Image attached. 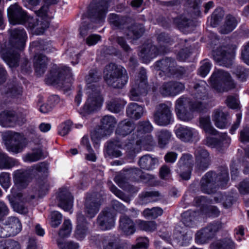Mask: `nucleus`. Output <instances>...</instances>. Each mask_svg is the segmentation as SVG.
Returning <instances> with one entry per match:
<instances>
[{"label":"nucleus","instance_id":"60","mask_svg":"<svg viewBox=\"0 0 249 249\" xmlns=\"http://www.w3.org/2000/svg\"><path fill=\"white\" fill-rule=\"evenodd\" d=\"M211 68L210 62L207 60H203L198 70L199 75L202 77H205L209 72Z\"/></svg>","mask_w":249,"mask_h":249},{"label":"nucleus","instance_id":"53","mask_svg":"<svg viewBox=\"0 0 249 249\" xmlns=\"http://www.w3.org/2000/svg\"><path fill=\"white\" fill-rule=\"evenodd\" d=\"M163 213V210L160 207H153L152 209H145L142 212V215L146 219H154Z\"/></svg>","mask_w":249,"mask_h":249},{"label":"nucleus","instance_id":"20","mask_svg":"<svg viewBox=\"0 0 249 249\" xmlns=\"http://www.w3.org/2000/svg\"><path fill=\"white\" fill-rule=\"evenodd\" d=\"M157 65L160 70L168 76L175 75L181 78L186 73V70L182 67L177 66L175 59L171 58H165L157 62Z\"/></svg>","mask_w":249,"mask_h":249},{"label":"nucleus","instance_id":"56","mask_svg":"<svg viewBox=\"0 0 249 249\" xmlns=\"http://www.w3.org/2000/svg\"><path fill=\"white\" fill-rule=\"evenodd\" d=\"M196 213L191 210L186 211L182 213V222L187 227H192L195 218Z\"/></svg>","mask_w":249,"mask_h":249},{"label":"nucleus","instance_id":"4","mask_svg":"<svg viewBox=\"0 0 249 249\" xmlns=\"http://www.w3.org/2000/svg\"><path fill=\"white\" fill-rule=\"evenodd\" d=\"M49 42L41 39L31 42L29 51L35 53L34 66L36 75L41 76L45 72L48 65V58L43 53L51 51Z\"/></svg>","mask_w":249,"mask_h":249},{"label":"nucleus","instance_id":"35","mask_svg":"<svg viewBox=\"0 0 249 249\" xmlns=\"http://www.w3.org/2000/svg\"><path fill=\"white\" fill-rule=\"evenodd\" d=\"M119 227L121 231L126 235L133 234L136 231V226L134 221L125 215L120 218Z\"/></svg>","mask_w":249,"mask_h":249},{"label":"nucleus","instance_id":"49","mask_svg":"<svg viewBox=\"0 0 249 249\" xmlns=\"http://www.w3.org/2000/svg\"><path fill=\"white\" fill-rule=\"evenodd\" d=\"M73 80L71 69L68 67H63V92L70 90Z\"/></svg>","mask_w":249,"mask_h":249},{"label":"nucleus","instance_id":"18","mask_svg":"<svg viewBox=\"0 0 249 249\" xmlns=\"http://www.w3.org/2000/svg\"><path fill=\"white\" fill-rule=\"evenodd\" d=\"M146 70L141 69L138 78L132 82L129 97L131 100L140 101L141 96L147 94V85Z\"/></svg>","mask_w":249,"mask_h":249},{"label":"nucleus","instance_id":"11","mask_svg":"<svg viewBox=\"0 0 249 249\" xmlns=\"http://www.w3.org/2000/svg\"><path fill=\"white\" fill-rule=\"evenodd\" d=\"M212 87L219 92L228 91L235 88L230 74L223 70H215L209 79Z\"/></svg>","mask_w":249,"mask_h":249},{"label":"nucleus","instance_id":"52","mask_svg":"<svg viewBox=\"0 0 249 249\" xmlns=\"http://www.w3.org/2000/svg\"><path fill=\"white\" fill-rule=\"evenodd\" d=\"M156 136L158 138L160 146L163 147L168 143L171 133L167 130H160L156 132Z\"/></svg>","mask_w":249,"mask_h":249},{"label":"nucleus","instance_id":"21","mask_svg":"<svg viewBox=\"0 0 249 249\" xmlns=\"http://www.w3.org/2000/svg\"><path fill=\"white\" fill-rule=\"evenodd\" d=\"M219 222L210 223L206 227L198 231L195 234V241L198 244H204L213 238L221 228Z\"/></svg>","mask_w":249,"mask_h":249},{"label":"nucleus","instance_id":"36","mask_svg":"<svg viewBox=\"0 0 249 249\" xmlns=\"http://www.w3.org/2000/svg\"><path fill=\"white\" fill-rule=\"evenodd\" d=\"M77 225L74 232L75 237L78 240L83 239L88 233V223L84 215L80 213L77 216Z\"/></svg>","mask_w":249,"mask_h":249},{"label":"nucleus","instance_id":"62","mask_svg":"<svg viewBox=\"0 0 249 249\" xmlns=\"http://www.w3.org/2000/svg\"><path fill=\"white\" fill-rule=\"evenodd\" d=\"M62 215L57 211L53 212L51 213V226L56 228L58 227L61 221Z\"/></svg>","mask_w":249,"mask_h":249},{"label":"nucleus","instance_id":"1","mask_svg":"<svg viewBox=\"0 0 249 249\" xmlns=\"http://www.w3.org/2000/svg\"><path fill=\"white\" fill-rule=\"evenodd\" d=\"M9 43L12 47L1 51V56L7 65L11 68H17L20 63V71L23 74H29L32 71L31 63L27 58L21 54L27 40V35L23 28L11 29L9 31Z\"/></svg>","mask_w":249,"mask_h":249},{"label":"nucleus","instance_id":"19","mask_svg":"<svg viewBox=\"0 0 249 249\" xmlns=\"http://www.w3.org/2000/svg\"><path fill=\"white\" fill-rule=\"evenodd\" d=\"M172 105L161 103L156 107L153 118L154 122L160 126H166L174 121L171 111Z\"/></svg>","mask_w":249,"mask_h":249},{"label":"nucleus","instance_id":"9","mask_svg":"<svg viewBox=\"0 0 249 249\" xmlns=\"http://www.w3.org/2000/svg\"><path fill=\"white\" fill-rule=\"evenodd\" d=\"M104 73V79L107 83L114 88H122L128 80L126 70L113 63L106 66Z\"/></svg>","mask_w":249,"mask_h":249},{"label":"nucleus","instance_id":"39","mask_svg":"<svg viewBox=\"0 0 249 249\" xmlns=\"http://www.w3.org/2000/svg\"><path fill=\"white\" fill-rule=\"evenodd\" d=\"M100 240L103 249H124L119 245L118 238L114 234L103 235Z\"/></svg>","mask_w":249,"mask_h":249},{"label":"nucleus","instance_id":"16","mask_svg":"<svg viewBox=\"0 0 249 249\" xmlns=\"http://www.w3.org/2000/svg\"><path fill=\"white\" fill-rule=\"evenodd\" d=\"M34 173L40 175L42 178L38 179L35 189V193L39 198L44 197L48 192L50 186L46 177L47 176L48 165L44 162H41L32 167Z\"/></svg>","mask_w":249,"mask_h":249},{"label":"nucleus","instance_id":"33","mask_svg":"<svg viewBox=\"0 0 249 249\" xmlns=\"http://www.w3.org/2000/svg\"><path fill=\"white\" fill-rule=\"evenodd\" d=\"M228 113L224 112L221 107L214 110L212 120L217 128L224 129L228 125Z\"/></svg>","mask_w":249,"mask_h":249},{"label":"nucleus","instance_id":"32","mask_svg":"<svg viewBox=\"0 0 249 249\" xmlns=\"http://www.w3.org/2000/svg\"><path fill=\"white\" fill-rule=\"evenodd\" d=\"M13 179L18 188L24 189L28 186L31 179L30 171L23 169L17 170L13 173Z\"/></svg>","mask_w":249,"mask_h":249},{"label":"nucleus","instance_id":"30","mask_svg":"<svg viewBox=\"0 0 249 249\" xmlns=\"http://www.w3.org/2000/svg\"><path fill=\"white\" fill-rule=\"evenodd\" d=\"M196 168L198 170H205L210 164L208 152L202 147H198L195 152Z\"/></svg>","mask_w":249,"mask_h":249},{"label":"nucleus","instance_id":"55","mask_svg":"<svg viewBox=\"0 0 249 249\" xmlns=\"http://www.w3.org/2000/svg\"><path fill=\"white\" fill-rule=\"evenodd\" d=\"M107 108L114 113L119 112L121 108V101L118 99H112L106 102Z\"/></svg>","mask_w":249,"mask_h":249},{"label":"nucleus","instance_id":"29","mask_svg":"<svg viewBox=\"0 0 249 249\" xmlns=\"http://www.w3.org/2000/svg\"><path fill=\"white\" fill-rule=\"evenodd\" d=\"M97 224L99 228L103 231L112 229L115 225V217L109 210L102 211L97 219Z\"/></svg>","mask_w":249,"mask_h":249},{"label":"nucleus","instance_id":"31","mask_svg":"<svg viewBox=\"0 0 249 249\" xmlns=\"http://www.w3.org/2000/svg\"><path fill=\"white\" fill-rule=\"evenodd\" d=\"M231 139L227 134H222L219 138H214L211 136H207L204 140V143L211 148H215L218 150L221 149L222 147L225 145L227 146L230 142Z\"/></svg>","mask_w":249,"mask_h":249},{"label":"nucleus","instance_id":"45","mask_svg":"<svg viewBox=\"0 0 249 249\" xmlns=\"http://www.w3.org/2000/svg\"><path fill=\"white\" fill-rule=\"evenodd\" d=\"M18 161L17 160L9 157L0 150V169H10L18 165Z\"/></svg>","mask_w":249,"mask_h":249},{"label":"nucleus","instance_id":"2","mask_svg":"<svg viewBox=\"0 0 249 249\" xmlns=\"http://www.w3.org/2000/svg\"><path fill=\"white\" fill-rule=\"evenodd\" d=\"M153 129V126L149 121L139 122L137 126V138L140 137L141 139L137 140L135 143L134 140H132L130 142L125 144L118 141H111L106 146V154L111 158H118L122 155L121 151L118 149L126 148L128 153L135 154L136 145L140 144L152 145L153 140L151 136L147 135L146 137L143 138V134L151 132Z\"/></svg>","mask_w":249,"mask_h":249},{"label":"nucleus","instance_id":"40","mask_svg":"<svg viewBox=\"0 0 249 249\" xmlns=\"http://www.w3.org/2000/svg\"><path fill=\"white\" fill-rule=\"evenodd\" d=\"M46 157L42 148L41 147H36L32 148L31 152L26 154L23 157V160L24 162L31 163L44 159Z\"/></svg>","mask_w":249,"mask_h":249},{"label":"nucleus","instance_id":"17","mask_svg":"<svg viewBox=\"0 0 249 249\" xmlns=\"http://www.w3.org/2000/svg\"><path fill=\"white\" fill-rule=\"evenodd\" d=\"M111 0H93L89 6V14L91 20L99 23L105 19Z\"/></svg>","mask_w":249,"mask_h":249},{"label":"nucleus","instance_id":"48","mask_svg":"<svg viewBox=\"0 0 249 249\" xmlns=\"http://www.w3.org/2000/svg\"><path fill=\"white\" fill-rule=\"evenodd\" d=\"M200 126L207 134L216 136L218 134V131L212 126L209 116L200 118Z\"/></svg>","mask_w":249,"mask_h":249},{"label":"nucleus","instance_id":"6","mask_svg":"<svg viewBox=\"0 0 249 249\" xmlns=\"http://www.w3.org/2000/svg\"><path fill=\"white\" fill-rule=\"evenodd\" d=\"M128 20L126 17L115 14H111L108 17L110 24L116 29L122 30L123 33L125 35L127 39L135 40L140 38L144 32L143 26L136 24L129 27L127 24Z\"/></svg>","mask_w":249,"mask_h":249},{"label":"nucleus","instance_id":"24","mask_svg":"<svg viewBox=\"0 0 249 249\" xmlns=\"http://www.w3.org/2000/svg\"><path fill=\"white\" fill-rule=\"evenodd\" d=\"M193 162V157L191 154L184 153L182 155L178 162L176 171L182 179H190Z\"/></svg>","mask_w":249,"mask_h":249},{"label":"nucleus","instance_id":"59","mask_svg":"<svg viewBox=\"0 0 249 249\" xmlns=\"http://www.w3.org/2000/svg\"><path fill=\"white\" fill-rule=\"evenodd\" d=\"M11 178L10 174L7 172H2L0 174V185L5 190H7L10 186Z\"/></svg>","mask_w":249,"mask_h":249},{"label":"nucleus","instance_id":"3","mask_svg":"<svg viewBox=\"0 0 249 249\" xmlns=\"http://www.w3.org/2000/svg\"><path fill=\"white\" fill-rule=\"evenodd\" d=\"M7 16L11 24L24 25L28 30L33 31L34 35H36V29L40 27L39 18H38L35 19L33 17L29 16L17 3L11 5L7 9Z\"/></svg>","mask_w":249,"mask_h":249},{"label":"nucleus","instance_id":"23","mask_svg":"<svg viewBox=\"0 0 249 249\" xmlns=\"http://www.w3.org/2000/svg\"><path fill=\"white\" fill-rule=\"evenodd\" d=\"M86 91L88 98L83 107L84 111L90 113L100 108L104 101L100 90H92L89 88L86 89Z\"/></svg>","mask_w":249,"mask_h":249},{"label":"nucleus","instance_id":"26","mask_svg":"<svg viewBox=\"0 0 249 249\" xmlns=\"http://www.w3.org/2000/svg\"><path fill=\"white\" fill-rule=\"evenodd\" d=\"M185 89V86L181 82L171 81L164 82L160 87L159 93L163 97L175 96Z\"/></svg>","mask_w":249,"mask_h":249},{"label":"nucleus","instance_id":"37","mask_svg":"<svg viewBox=\"0 0 249 249\" xmlns=\"http://www.w3.org/2000/svg\"><path fill=\"white\" fill-rule=\"evenodd\" d=\"M6 231L10 236L18 234L22 230V225L18 218L16 217H9L4 225Z\"/></svg>","mask_w":249,"mask_h":249},{"label":"nucleus","instance_id":"63","mask_svg":"<svg viewBox=\"0 0 249 249\" xmlns=\"http://www.w3.org/2000/svg\"><path fill=\"white\" fill-rule=\"evenodd\" d=\"M174 23L178 27V28L181 29L188 27L190 21L186 18L180 17L179 18H175L174 19Z\"/></svg>","mask_w":249,"mask_h":249},{"label":"nucleus","instance_id":"15","mask_svg":"<svg viewBox=\"0 0 249 249\" xmlns=\"http://www.w3.org/2000/svg\"><path fill=\"white\" fill-rule=\"evenodd\" d=\"M27 111L22 108L16 110H5L0 113V125L4 127H14L25 121Z\"/></svg>","mask_w":249,"mask_h":249},{"label":"nucleus","instance_id":"13","mask_svg":"<svg viewBox=\"0 0 249 249\" xmlns=\"http://www.w3.org/2000/svg\"><path fill=\"white\" fill-rule=\"evenodd\" d=\"M3 140L7 150L14 154L21 152L27 145V139L23 135L12 131L5 132Z\"/></svg>","mask_w":249,"mask_h":249},{"label":"nucleus","instance_id":"42","mask_svg":"<svg viewBox=\"0 0 249 249\" xmlns=\"http://www.w3.org/2000/svg\"><path fill=\"white\" fill-rule=\"evenodd\" d=\"M135 128L133 123L130 121L124 120L120 122L116 130V134L117 136L125 137Z\"/></svg>","mask_w":249,"mask_h":249},{"label":"nucleus","instance_id":"10","mask_svg":"<svg viewBox=\"0 0 249 249\" xmlns=\"http://www.w3.org/2000/svg\"><path fill=\"white\" fill-rule=\"evenodd\" d=\"M203 109V103L199 102L195 105L192 100L185 96H182L176 102L175 111L178 118L184 122H188L193 118L192 111H200Z\"/></svg>","mask_w":249,"mask_h":249},{"label":"nucleus","instance_id":"7","mask_svg":"<svg viewBox=\"0 0 249 249\" xmlns=\"http://www.w3.org/2000/svg\"><path fill=\"white\" fill-rule=\"evenodd\" d=\"M228 181L227 169H224L220 175L212 171L208 172L201 178L200 189L204 193L211 194L216 191L218 186L224 187Z\"/></svg>","mask_w":249,"mask_h":249},{"label":"nucleus","instance_id":"27","mask_svg":"<svg viewBox=\"0 0 249 249\" xmlns=\"http://www.w3.org/2000/svg\"><path fill=\"white\" fill-rule=\"evenodd\" d=\"M207 83L204 81H199L194 86L192 91L194 101H192L195 105H199V102L203 103V109L205 107L206 102L208 99L207 91Z\"/></svg>","mask_w":249,"mask_h":249},{"label":"nucleus","instance_id":"5","mask_svg":"<svg viewBox=\"0 0 249 249\" xmlns=\"http://www.w3.org/2000/svg\"><path fill=\"white\" fill-rule=\"evenodd\" d=\"M157 40L159 48L152 43L143 45L139 55L144 63H148L150 60L158 55L162 54L168 51L167 47L172 44L173 39L167 34L162 33L158 35Z\"/></svg>","mask_w":249,"mask_h":249},{"label":"nucleus","instance_id":"14","mask_svg":"<svg viewBox=\"0 0 249 249\" xmlns=\"http://www.w3.org/2000/svg\"><path fill=\"white\" fill-rule=\"evenodd\" d=\"M44 4L40 8L36 11V14L40 20V27L37 28L35 34L36 35H43L45 30L49 28L50 22L49 19L53 17L50 7L56 4L59 0H42Z\"/></svg>","mask_w":249,"mask_h":249},{"label":"nucleus","instance_id":"43","mask_svg":"<svg viewBox=\"0 0 249 249\" xmlns=\"http://www.w3.org/2000/svg\"><path fill=\"white\" fill-rule=\"evenodd\" d=\"M161 197V196L158 191H149L143 192L139 195L140 203L142 205L146 204L148 203L157 201Z\"/></svg>","mask_w":249,"mask_h":249},{"label":"nucleus","instance_id":"47","mask_svg":"<svg viewBox=\"0 0 249 249\" xmlns=\"http://www.w3.org/2000/svg\"><path fill=\"white\" fill-rule=\"evenodd\" d=\"M158 163V160L153 158L149 155H145L142 157L139 161V164L142 169L150 170L155 168Z\"/></svg>","mask_w":249,"mask_h":249},{"label":"nucleus","instance_id":"57","mask_svg":"<svg viewBox=\"0 0 249 249\" xmlns=\"http://www.w3.org/2000/svg\"><path fill=\"white\" fill-rule=\"evenodd\" d=\"M237 78L241 81H245L249 77V70L241 66H237L233 71Z\"/></svg>","mask_w":249,"mask_h":249},{"label":"nucleus","instance_id":"38","mask_svg":"<svg viewBox=\"0 0 249 249\" xmlns=\"http://www.w3.org/2000/svg\"><path fill=\"white\" fill-rule=\"evenodd\" d=\"M101 78V73L96 69L91 70L88 75L86 77L87 83L86 89H91L92 90H100V87L97 83Z\"/></svg>","mask_w":249,"mask_h":249},{"label":"nucleus","instance_id":"12","mask_svg":"<svg viewBox=\"0 0 249 249\" xmlns=\"http://www.w3.org/2000/svg\"><path fill=\"white\" fill-rule=\"evenodd\" d=\"M211 47L213 59L219 65L229 67L231 65L234 55V48L222 46L218 40L212 42Z\"/></svg>","mask_w":249,"mask_h":249},{"label":"nucleus","instance_id":"58","mask_svg":"<svg viewBox=\"0 0 249 249\" xmlns=\"http://www.w3.org/2000/svg\"><path fill=\"white\" fill-rule=\"evenodd\" d=\"M224 12L221 8H217L213 12L211 18V24L215 27L222 20Z\"/></svg>","mask_w":249,"mask_h":249},{"label":"nucleus","instance_id":"41","mask_svg":"<svg viewBox=\"0 0 249 249\" xmlns=\"http://www.w3.org/2000/svg\"><path fill=\"white\" fill-rule=\"evenodd\" d=\"M144 107L135 103L129 104L126 108V114L131 119L138 120L143 115Z\"/></svg>","mask_w":249,"mask_h":249},{"label":"nucleus","instance_id":"28","mask_svg":"<svg viewBox=\"0 0 249 249\" xmlns=\"http://www.w3.org/2000/svg\"><path fill=\"white\" fill-rule=\"evenodd\" d=\"M101 204V199L97 197L96 194H87L85 204V212L87 216L90 218L94 217L98 212Z\"/></svg>","mask_w":249,"mask_h":249},{"label":"nucleus","instance_id":"61","mask_svg":"<svg viewBox=\"0 0 249 249\" xmlns=\"http://www.w3.org/2000/svg\"><path fill=\"white\" fill-rule=\"evenodd\" d=\"M149 245V240L146 237H141L136 240V244L132 246V249H146Z\"/></svg>","mask_w":249,"mask_h":249},{"label":"nucleus","instance_id":"46","mask_svg":"<svg viewBox=\"0 0 249 249\" xmlns=\"http://www.w3.org/2000/svg\"><path fill=\"white\" fill-rule=\"evenodd\" d=\"M238 20L233 16L229 15L226 17L224 24L221 26L220 32L227 34L233 31L236 27Z\"/></svg>","mask_w":249,"mask_h":249},{"label":"nucleus","instance_id":"54","mask_svg":"<svg viewBox=\"0 0 249 249\" xmlns=\"http://www.w3.org/2000/svg\"><path fill=\"white\" fill-rule=\"evenodd\" d=\"M73 197L71 194L63 191V210L65 211H70L73 207Z\"/></svg>","mask_w":249,"mask_h":249},{"label":"nucleus","instance_id":"64","mask_svg":"<svg viewBox=\"0 0 249 249\" xmlns=\"http://www.w3.org/2000/svg\"><path fill=\"white\" fill-rule=\"evenodd\" d=\"M0 249H19V244L18 242L13 240H8L4 245H0Z\"/></svg>","mask_w":249,"mask_h":249},{"label":"nucleus","instance_id":"44","mask_svg":"<svg viewBox=\"0 0 249 249\" xmlns=\"http://www.w3.org/2000/svg\"><path fill=\"white\" fill-rule=\"evenodd\" d=\"M23 88L18 84L13 82L7 84L5 92L7 96L13 99H18L21 97Z\"/></svg>","mask_w":249,"mask_h":249},{"label":"nucleus","instance_id":"25","mask_svg":"<svg viewBox=\"0 0 249 249\" xmlns=\"http://www.w3.org/2000/svg\"><path fill=\"white\" fill-rule=\"evenodd\" d=\"M177 137L184 142H192L199 139L198 132L194 128L179 125L175 129Z\"/></svg>","mask_w":249,"mask_h":249},{"label":"nucleus","instance_id":"22","mask_svg":"<svg viewBox=\"0 0 249 249\" xmlns=\"http://www.w3.org/2000/svg\"><path fill=\"white\" fill-rule=\"evenodd\" d=\"M102 128L100 129L101 132H103L102 136L97 135L95 132H92L91 138L94 143V146L98 148L99 142L102 137L109 135L113 130L117 121L115 118L111 115L104 116L101 120Z\"/></svg>","mask_w":249,"mask_h":249},{"label":"nucleus","instance_id":"34","mask_svg":"<svg viewBox=\"0 0 249 249\" xmlns=\"http://www.w3.org/2000/svg\"><path fill=\"white\" fill-rule=\"evenodd\" d=\"M62 78V69L54 64L46 76L45 82L47 85L57 86L61 84Z\"/></svg>","mask_w":249,"mask_h":249},{"label":"nucleus","instance_id":"8","mask_svg":"<svg viewBox=\"0 0 249 249\" xmlns=\"http://www.w3.org/2000/svg\"><path fill=\"white\" fill-rule=\"evenodd\" d=\"M152 178V176L144 174L139 169L132 168L124 170L123 173L117 175L114 178V181L121 188L124 190H128L130 193H134L139 191V188L132 186H129L127 188V180L128 178L135 181L146 182L147 179H150Z\"/></svg>","mask_w":249,"mask_h":249},{"label":"nucleus","instance_id":"51","mask_svg":"<svg viewBox=\"0 0 249 249\" xmlns=\"http://www.w3.org/2000/svg\"><path fill=\"white\" fill-rule=\"evenodd\" d=\"M233 242L230 239L217 240L211 245V249H233Z\"/></svg>","mask_w":249,"mask_h":249},{"label":"nucleus","instance_id":"50","mask_svg":"<svg viewBox=\"0 0 249 249\" xmlns=\"http://www.w3.org/2000/svg\"><path fill=\"white\" fill-rule=\"evenodd\" d=\"M138 228L146 232H153L157 229V224L154 221H144L138 219L136 221Z\"/></svg>","mask_w":249,"mask_h":249}]
</instances>
